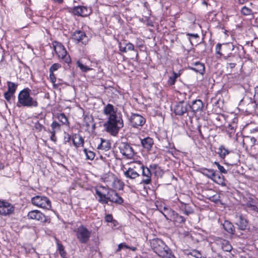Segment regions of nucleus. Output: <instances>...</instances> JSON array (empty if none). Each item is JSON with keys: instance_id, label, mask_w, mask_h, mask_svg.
<instances>
[{"instance_id": "6e6d98bb", "label": "nucleus", "mask_w": 258, "mask_h": 258, "mask_svg": "<svg viewBox=\"0 0 258 258\" xmlns=\"http://www.w3.org/2000/svg\"><path fill=\"white\" fill-rule=\"evenodd\" d=\"M124 248H130V246H128V245H127L125 243H120L119 245H118V248L117 249V251H120L121 249H123Z\"/></svg>"}, {"instance_id": "e2e57ef3", "label": "nucleus", "mask_w": 258, "mask_h": 258, "mask_svg": "<svg viewBox=\"0 0 258 258\" xmlns=\"http://www.w3.org/2000/svg\"><path fill=\"white\" fill-rule=\"evenodd\" d=\"M151 169L159 170L160 168L156 164H153L150 166Z\"/></svg>"}, {"instance_id": "423d86ee", "label": "nucleus", "mask_w": 258, "mask_h": 258, "mask_svg": "<svg viewBox=\"0 0 258 258\" xmlns=\"http://www.w3.org/2000/svg\"><path fill=\"white\" fill-rule=\"evenodd\" d=\"M76 236L81 243H86L91 237V232L81 225L74 230Z\"/></svg>"}, {"instance_id": "2f4dec72", "label": "nucleus", "mask_w": 258, "mask_h": 258, "mask_svg": "<svg viewBox=\"0 0 258 258\" xmlns=\"http://www.w3.org/2000/svg\"><path fill=\"white\" fill-rule=\"evenodd\" d=\"M202 173L209 178L212 179L215 173V171L212 169L202 168L201 169Z\"/></svg>"}, {"instance_id": "7c9ffc66", "label": "nucleus", "mask_w": 258, "mask_h": 258, "mask_svg": "<svg viewBox=\"0 0 258 258\" xmlns=\"http://www.w3.org/2000/svg\"><path fill=\"white\" fill-rule=\"evenodd\" d=\"M220 245L222 249L225 251L230 252L232 249L230 242L226 240L221 239L220 240Z\"/></svg>"}, {"instance_id": "5701e85b", "label": "nucleus", "mask_w": 258, "mask_h": 258, "mask_svg": "<svg viewBox=\"0 0 258 258\" xmlns=\"http://www.w3.org/2000/svg\"><path fill=\"white\" fill-rule=\"evenodd\" d=\"M103 113L108 117L112 115H117L114 106L111 104H108L104 107Z\"/></svg>"}, {"instance_id": "2eb2a0df", "label": "nucleus", "mask_w": 258, "mask_h": 258, "mask_svg": "<svg viewBox=\"0 0 258 258\" xmlns=\"http://www.w3.org/2000/svg\"><path fill=\"white\" fill-rule=\"evenodd\" d=\"M142 172V176L143 177L141 181V184L148 185L151 183L152 173L150 169L147 167H143L141 171Z\"/></svg>"}, {"instance_id": "bf43d9fd", "label": "nucleus", "mask_w": 258, "mask_h": 258, "mask_svg": "<svg viewBox=\"0 0 258 258\" xmlns=\"http://www.w3.org/2000/svg\"><path fill=\"white\" fill-rule=\"evenodd\" d=\"M119 50L122 52L125 53L127 52L126 47V46L122 47L121 46V43H119Z\"/></svg>"}, {"instance_id": "774afa93", "label": "nucleus", "mask_w": 258, "mask_h": 258, "mask_svg": "<svg viewBox=\"0 0 258 258\" xmlns=\"http://www.w3.org/2000/svg\"><path fill=\"white\" fill-rule=\"evenodd\" d=\"M228 128H229L231 130V133H232L235 131V126L232 125L231 124H229L228 125Z\"/></svg>"}, {"instance_id": "6e6552de", "label": "nucleus", "mask_w": 258, "mask_h": 258, "mask_svg": "<svg viewBox=\"0 0 258 258\" xmlns=\"http://www.w3.org/2000/svg\"><path fill=\"white\" fill-rule=\"evenodd\" d=\"M53 46L54 51L58 57L61 59L64 62L69 63L71 61V58L64 46L60 43L57 42H54Z\"/></svg>"}, {"instance_id": "dca6fc26", "label": "nucleus", "mask_w": 258, "mask_h": 258, "mask_svg": "<svg viewBox=\"0 0 258 258\" xmlns=\"http://www.w3.org/2000/svg\"><path fill=\"white\" fill-rule=\"evenodd\" d=\"M27 217L29 219L35 220L39 221H45V216L40 211L35 210L28 212Z\"/></svg>"}, {"instance_id": "4468645a", "label": "nucleus", "mask_w": 258, "mask_h": 258, "mask_svg": "<svg viewBox=\"0 0 258 258\" xmlns=\"http://www.w3.org/2000/svg\"><path fill=\"white\" fill-rule=\"evenodd\" d=\"M131 125L134 127L142 126L146 122V119L142 115L138 114H133L130 117Z\"/></svg>"}, {"instance_id": "a878e982", "label": "nucleus", "mask_w": 258, "mask_h": 258, "mask_svg": "<svg viewBox=\"0 0 258 258\" xmlns=\"http://www.w3.org/2000/svg\"><path fill=\"white\" fill-rule=\"evenodd\" d=\"M238 220L236 222V224L238 226V228L241 230H245L247 227V221L241 215L238 217Z\"/></svg>"}, {"instance_id": "c756f323", "label": "nucleus", "mask_w": 258, "mask_h": 258, "mask_svg": "<svg viewBox=\"0 0 258 258\" xmlns=\"http://www.w3.org/2000/svg\"><path fill=\"white\" fill-rule=\"evenodd\" d=\"M110 143L109 141L101 139V143L98 145V149L107 151L110 148Z\"/></svg>"}, {"instance_id": "8fccbe9b", "label": "nucleus", "mask_w": 258, "mask_h": 258, "mask_svg": "<svg viewBox=\"0 0 258 258\" xmlns=\"http://www.w3.org/2000/svg\"><path fill=\"white\" fill-rule=\"evenodd\" d=\"M34 127L37 131L39 132L41 131L44 128V126L40 123L38 121L35 123Z\"/></svg>"}, {"instance_id": "052dcab7", "label": "nucleus", "mask_w": 258, "mask_h": 258, "mask_svg": "<svg viewBox=\"0 0 258 258\" xmlns=\"http://www.w3.org/2000/svg\"><path fill=\"white\" fill-rule=\"evenodd\" d=\"M234 56V55L232 54L231 53H229L227 55H224L223 56V58L225 59V60H230V58L231 57H233Z\"/></svg>"}, {"instance_id": "4be33fe9", "label": "nucleus", "mask_w": 258, "mask_h": 258, "mask_svg": "<svg viewBox=\"0 0 258 258\" xmlns=\"http://www.w3.org/2000/svg\"><path fill=\"white\" fill-rule=\"evenodd\" d=\"M190 69L201 74H203L205 72V66L204 63L199 61H196L193 63L192 66L190 67Z\"/></svg>"}, {"instance_id": "680f3d73", "label": "nucleus", "mask_w": 258, "mask_h": 258, "mask_svg": "<svg viewBox=\"0 0 258 258\" xmlns=\"http://www.w3.org/2000/svg\"><path fill=\"white\" fill-rule=\"evenodd\" d=\"M249 210L258 213V208L255 206V204L251 206V208H250Z\"/></svg>"}, {"instance_id": "f8f14e48", "label": "nucleus", "mask_w": 258, "mask_h": 258, "mask_svg": "<svg viewBox=\"0 0 258 258\" xmlns=\"http://www.w3.org/2000/svg\"><path fill=\"white\" fill-rule=\"evenodd\" d=\"M72 39L76 43L81 42L86 44L87 42V37L85 33L81 30H76L72 34Z\"/></svg>"}, {"instance_id": "39448f33", "label": "nucleus", "mask_w": 258, "mask_h": 258, "mask_svg": "<svg viewBox=\"0 0 258 258\" xmlns=\"http://www.w3.org/2000/svg\"><path fill=\"white\" fill-rule=\"evenodd\" d=\"M31 201L34 206L40 208L49 210L51 207L50 201L45 196H36L31 198Z\"/></svg>"}, {"instance_id": "c03bdc74", "label": "nucleus", "mask_w": 258, "mask_h": 258, "mask_svg": "<svg viewBox=\"0 0 258 258\" xmlns=\"http://www.w3.org/2000/svg\"><path fill=\"white\" fill-rule=\"evenodd\" d=\"M77 66L83 72H87L88 71L91 70L90 68L87 66H85L79 61L77 62Z\"/></svg>"}, {"instance_id": "393cba45", "label": "nucleus", "mask_w": 258, "mask_h": 258, "mask_svg": "<svg viewBox=\"0 0 258 258\" xmlns=\"http://www.w3.org/2000/svg\"><path fill=\"white\" fill-rule=\"evenodd\" d=\"M141 144L144 148L150 150L153 145V140L152 138L147 137L141 140Z\"/></svg>"}, {"instance_id": "3c124183", "label": "nucleus", "mask_w": 258, "mask_h": 258, "mask_svg": "<svg viewBox=\"0 0 258 258\" xmlns=\"http://www.w3.org/2000/svg\"><path fill=\"white\" fill-rule=\"evenodd\" d=\"M234 46L233 45L230 43H226L224 44L223 49L232 51L234 50Z\"/></svg>"}, {"instance_id": "7ed1b4c3", "label": "nucleus", "mask_w": 258, "mask_h": 258, "mask_svg": "<svg viewBox=\"0 0 258 258\" xmlns=\"http://www.w3.org/2000/svg\"><path fill=\"white\" fill-rule=\"evenodd\" d=\"M29 92V89H24L19 93L18 97V107H36L38 106V103L37 100L30 96Z\"/></svg>"}, {"instance_id": "58836bf2", "label": "nucleus", "mask_w": 258, "mask_h": 258, "mask_svg": "<svg viewBox=\"0 0 258 258\" xmlns=\"http://www.w3.org/2000/svg\"><path fill=\"white\" fill-rule=\"evenodd\" d=\"M57 250H58L59 253L62 258H67V252L64 250V247L62 244L57 243Z\"/></svg>"}, {"instance_id": "37998d69", "label": "nucleus", "mask_w": 258, "mask_h": 258, "mask_svg": "<svg viewBox=\"0 0 258 258\" xmlns=\"http://www.w3.org/2000/svg\"><path fill=\"white\" fill-rule=\"evenodd\" d=\"M220 196L218 194H215L213 195L212 196H211L209 198V199L212 201L214 202L215 203H218L219 202H220Z\"/></svg>"}, {"instance_id": "412c9836", "label": "nucleus", "mask_w": 258, "mask_h": 258, "mask_svg": "<svg viewBox=\"0 0 258 258\" xmlns=\"http://www.w3.org/2000/svg\"><path fill=\"white\" fill-rule=\"evenodd\" d=\"M123 174L126 178L133 180L136 179L140 175L139 172L130 168H128L126 170L124 171Z\"/></svg>"}, {"instance_id": "20e7f679", "label": "nucleus", "mask_w": 258, "mask_h": 258, "mask_svg": "<svg viewBox=\"0 0 258 258\" xmlns=\"http://www.w3.org/2000/svg\"><path fill=\"white\" fill-rule=\"evenodd\" d=\"M151 246L153 251L160 257L166 256L171 251L165 242L159 238H154L151 240Z\"/></svg>"}, {"instance_id": "a211bd4d", "label": "nucleus", "mask_w": 258, "mask_h": 258, "mask_svg": "<svg viewBox=\"0 0 258 258\" xmlns=\"http://www.w3.org/2000/svg\"><path fill=\"white\" fill-rule=\"evenodd\" d=\"M189 103H184L180 102L177 104L174 108V112L176 115H182L184 113H186L188 110Z\"/></svg>"}, {"instance_id": "1a4fd4ad", "label": "nucleus", "mask_w": 258, "mask_h": 258, "mask_svg": "<svg viewBox=\"0 0 258 258\" xmlns=\"http://www.w3.org/2000/svg\"><path fill=\"white\" fill-rule=\"evenodd\" d=\"M120 152L127 158L131 159L135 155V151L132 147L128 143L121 142L119 145Z\"/></svg>"}, {"instance_id": "ddd939ff", "label": "nucleus", "mask_w": 258, "mask_h": 258, "mask_svg": "<svg viewBox=\"0 0 258 258\" xmlns=\"http://www.w3.org/2000/svg\"><path fill=\"white\" fill-rule=\"evenodd\" d=\"M108 178L110 179V181H107L109 185L111 186L113 188L118 190L123 189L124 184L121 180L117 178L113 174L109 175Z\"/></svg>"}, {"instance_id": "79ce46f5", "label": "nucleus", "mask_w": 258, "mask_h": 258, "mask_svg": "<svg viewBox=\"0 0 258 258\" xmlns=\"http://www.w3.org/2000/svg\"><path fill=\"white\" fill-rule=\"evenodd\" d=\"M216 53L217 55V57L220 58L222 55H223L222 53L221 52L222 49V44L220 43H218L216 46Z\"/></svg>"}, {"instance_id": "c9c22d12", "label": "nucleus", "mask_w": 258, "mask_h": 258, "mask_svg": "<svg viewBox=\"0 0 258 258\" xmlns=\"http://www.w3.org/2000/svg\"><path fill=\"white\" fill-rule=\"evenodd\" d=\"M7 84H8L7 92L11 93L14 94L16 90L17 85L16 84H15L14 83L11 82L10 81H8L7 82Z\"/></svg>"}, {"instance_id": "4c0bfd02", "label": "nucleus", "mask_w": 258, "mask_h": 258, "mask_svg": "<svg viewBox=\"0 0 258 258\" xmlns=\"http://www.w3.org/2000/svg\"><path fill=\"white\" fill-rule=\"evenodd\" d=\"M179 74H177L176 73L173 72L172 73V75L170 76L169 79L168 80V84L169 85H173L175 84L176 80L179 77Z\"/></svg>"}, {"instance_id": "de8ad7c7", "label": "nucleus", "mask_w": 258, "mask_h": 258, "mask_svg": "<svg viewBox=\"0 0 258 258\" xmlns=\"http://www.w3.org/2000/svg\"><path fill=\"white\" fill-rule=\"evenodd\" d=\"M214 164L217 165L218 169L219 170L221 173L224 174H226L227 173V170L224 168L223 166L220 165L218 162H215Z\"/></svg>"}, {"instance_id": "72a5a7b5", "label": "nucleus", "mask_w": 258, "mask_h": 258, "mask_svg": "<svg viewBox=\"0 0 258 258\" xmlns=\"http://www.w3.org/2000/svg\"><path fill=\"white\" fill-rule=\"evenodd\" d=\"M144 165L140 162H137L133 163L131 165V166L129 167L132 169H134L135 171H137L138 172H141L142 169L143 168Z\"/></svg>"}, {"instance_id": "0e129e2a", "label": "nucleus", "mask_w": 258, "mask_h": 258, "mask_svg": "<svg viewBox=\"0 0 258 258\" xmlns=\"http://www.w3.org/2000/svg\"><path fill=\"white\" fill-rule=\"evenodd\" d=\"M163 258H176V257L172 254V251H171L170 252H169V254H168L166 256H165Z\"/></svg>"}, {"instance_id": "338daca9", "label": "nucleus", "mask_w": 258, "mask_h": 258, "mask_svg": "<svg viewBox=\"0 0 258 258\" xmlns=\"http://www.w3.org/2000/svg\"><path fill=\"white\" fill-rule=\"evenodd\" d=\"M236 66V63H227V67L228 68H230V69H233Z\"/></svg>"}, {"instance_id": "49530a36", "label": "nucleus", "mask_w": 258, "mask_h": 258, "mask_svg": "<svg viewBox=\"0 0 258 258\" xmlns=\"http://www.w3.org/2000/svg\"><path fill=\"white\" fill-rule=\"evenodd\" d=\"M105 220L106 222H112V223H117V221L113 219V217L111 214H107L105 216Z\"/></svg>"}, {"instance_id": "bb28decb", "label": "nucleus", "mask_w": 258, "mask_h": 258, "mask_svg": "<svg viewBox=\"0 0 258 258\" xmlns=\"http://www.w3.org/2000/svg\"><path fill=\"white\" fill-rule=\"evenodd\" d=\"M223 227L225 229V230L226 231L229 233L231 234H234V226L230 222L228 221H225L224 223L223 224Z\"/></svg>"}, {"instance_id": "9d476101", "label": "nucleus", "mask_w": 258, "mask_h": 258, "mask_svg": "<svg viewBox=\"0 0 258 258\" xmlns=\"http://www.w3.org/2000/svg\"><path fill=\"white\" fill-rule=\"evenodd\" d=\"M15 207L10 203L0 201V215L8 216L14 213Z\"/></svg>"}, {"instance_id": "f257e3e1", "label": "nucleus", "mask_w": 258, "mask_h": 258, "mask_svg": "<svg viewBox=\"0 0 258 258\" xmlns=\"http://www.w3.org/2000/svg\"><path fill=\"white\" fill-rule=\"evenodd\" d=\"M95 192L99 197L98 201L102 204H108L109 201L117 204L121 205L123 202V200L114 190L109 189L107 194L102 193L98 189H96Z\"/></svg>"}, {"instance_id": "ea45409f", "label": "nucleus", "mask_w": 258, "mask_h": 258, "mask_svg": "<svg viewBox=\"0 0 258 258\" xmlns=\"http://www.w3.org/2000/svg\"><path fill=\"white\" fill-rule=\"evenodd\" d=\"M51 131L56 132L60 130V124L56 121H53L51 124Z\"/></svg>"}, {"instance_id": "c85d7f7f", "label": "nucleus", "mask_w": 258, "mask_h": 258, "mask_svg": "<svg viewBox=\"0 0 258 258\" xmlns=\"http://www.w3.org/2000/svg\"><path fill=\"white\" fill-rule=\"evenodd\" d=\"M212 180L219 185H221L223 186H226L225 178L224 176L222 175H217L215 173Z\"/></svg>"}, {"instance_id": "f704fd0d", "label": "nucleus", "mask_w": 258, "mask_h": 258, "mask_svg": "<svg viewBox=\"0 0 258 258\" xmlns=\"http://www.w3.org/2000/svg\"><path fill=\"white\" fill-rule=\"evenodd\" d=\"M217 153L220 158L224 159L229 153V152L223 146H221L219 148Z\"/></svg>"}, {"instance_id": "b1692460", "label": "nucleus", "mask_w": 258, "mask_h": 258, "mask_svg": "<svg viewBox=\"0 0 258 258\" xmlns=\"http://www.w3.org/2000/svg\"><path fill=\"white\" fill-rule=\"evenodd\" d=\"M73 142L76 147L83 146L84 145V139L78 134H75L73 136Z\"/></svg>"}, {"instance_id": "e433bc0d", "label": "nucleus", "mask_w": 258, "mask_h": 258, "mask_svg": "<svg viewBox=\"0 0 258 258\" xmlns=\"http://www.w3.org/2000/svg\"><path fill=\"white\" fill-rule=\"evenodd\" d=\"M84 152L86 155V159L90 160L94 159L95 156V154L94 152L87 149H84Z\"/></svg>"}, {"instance_id": "864d4df0", "label": "nucleus", "mask_w": 258, "mask_h": 258, "mask_svg": "<svg viewBox=\"0 0 258 258\" xmlns=\"http://www.w3.org/2000/svg\"><path fill=\"white\" fill-rule=\"evenodd\" d=\"M14 95L13 94L6 92L4 93V97L8 101H10L11 100V97Z\"/></svg>"}, {"instance_id": "4d7b16f0", "label": "nucleus", "mask_w": 258, "mask_h": 258, "mask_svg": "<svg viewBox=\"0 0 258 258\" xmlns=\"http://www.w3.org/2000/svg\"><path fill=\"white\" fill-rule=\"evenodd\" d=\"M49 79L50 81L54 85L56 82V79L53 73H50Z\"/></svg>"}, {"instance_id": "69168bd1", "label": "nucleus", "mask_w": 258, "mask_h": 258, "mask_svg": "<svg viewBox=\"0 0 258 258\" xmlns=\"http://www.w3.org/2000/svg\"><path fill=\"white\" fill-rule=\"evenodd\" d=\"M254 97L256 98H258V86L254 88Z\"/></svg>"}, {"instance_id": "9b49d317", "label": "nucleus", "mask_w": 258, "mask_h": 258, "mask_svg": "<svg viewBox=\"0 0 258 258\" xmlns=\"http://www.w3.org/2000/svg\"><path fill=\"white\" fill-rule=\"evenodd\" d=\"M240 105L243 106L246 112L251 113L254 110L256 104L251 98L246 97L241 100Z\"/></svg>"}, {"instance_id": "5fc2aeb1", "label": "nucleus", "mask_w": 258, "mask_h": 258, "mask_svg": "<svg viewBox=\"0 0 258 258\" xmlns=\"http://www.w3.org/2000/svg\"><path fill=\"white\" fill-rule=\"evenodd\" d=\"M254 204H255V201L251 198L249 199V200L246 203V206L248 209L251 208V206H253Z\"/></svg>"}, {"instance_id": "aec40b11", "label": "nucleus", "mask_w": 258, "mask_h": 258, "mask_svg": "<svg viewBox=\"0 0 258 258\" xmlns=\"http://www.w3.org/2000/svg\"><path fill=\"white\" fill-rule=\"evenodd\" d=\"M73 13L75 15L86 17L88 15V9L84 6L75 7L73 10Z\"/></svg>"}, {"instance_id": "13d9d810", "label": "nucleus", "mask_w": 258, "mask_h": 258, "mask_svg": "<svg viewBox=\"0 0 258 258\" xmlns=\"http://www.w3.org/2000/svg\"><path fill=\"white\" fill-rule=\"evenodd\" d=\"M51 136H50V140L53 142H56L57 140V138L55 136V133L54 131H51Z\"/></svg>"}, {"instance_id": "a18cd8bd", "label": "nucleus", "mask_w": 258, "mask_h": 258, "mask_svg": "<svg viewBox=\"0 0 258 258\" xmlns=\"http://www.w3.org/2000/svg\"><path fill=\"white\" fill-rule=\"evenodd\" d=\"M61 68V65L58 63L53 64L49 69L50 73H53L54 71H57L58 69Z\"/></svg>"}, {"instance_id": "a19ab883", "label": "nucleus", "mask_w": 258, "mask_h": 258, "mask_svg": "<svg viewBox=\"0 0 258 258\" xmlns=\"http://www.w3.org/2000/svg\"><path fill=\"white\" fill-rule=\"evenodd\" d=\"M241 12L243 15L248 16L252 14V10L250 8L244 6L241 8Z\"/></svg>"}, {"instance_id": "cd10ccee", "label": "nucleus", "mask_w": 258, "mask_h": 258, "mask_svg": "<svg viewBox=\"0 0 258 258\" xmlns=\"http://www.w3.org/2000/svg\"><path fill=\"white\" fill-rule=\"evenodd\" d=\"M180 203L181 205L179 206V208L184 214L189 215V214L194 213L193 210L188 204H184L182 202H180Z\"/></svg>"}, {"instance_id": "09e8293b", "label": "nucleus", "mask_w": 258, "mask_h": 258, "mask_svg": "<svg viewBox=\"0 0 258 258\" xmlns=\"http://www.w3.org/2000/svg\"><path fill=\"white\" fill-rule=\"evenodd\" d=\"M188 255H191L194 257H195L196 258H200L201 256V253L197 250H192L191 252H189V253H188Z\"/></svg>"}, {"instance_id": "603ef678", "label": "nucleus", "mask_w": 258, "mask_h": 258, "mask_svg": "<svg viewBox=\"0 0 258 258\" xmlns=\"http://www.w3.org/2000/svg\"><path fill=\"white\" fill-rule=\"evenodd\" d=\"M125 46L126 47V50L127 51H133L135 50V47L134 45L130 43H127L125 44Z\"/></svg>"}, {"instance_id": "0eeeda50", "label": "nucleus", "mask_w": 258, "mask_h": 258, "mask_svg": "<svg viewBox=\"0 0 258 258\" xmlns=\"http://www.w3.org/2000/svg\"><path fill=\"white\" fill-rule=\"evenodd\" d=\"M166 219L174 221L175 223L181 224L185 222V219L178 213L167 208H164V212H162Z\"/></svg>"}, {"instance_id": "f3484780", "label": "nucleus", "mask_w": 258, "mask_h": 258, "mask_svg": "<svg viewBox=\"0 0 258 258\" xmlns=\"http://www.w3.org/2000/svg\"><path fill=\"white\" fill-rule=\"evenodd\" d=\"M189 108L194 113H197L203 110L204 104L200 99H196L191 102V104L189 103Z\"/></svg>"}, {"instance_id": "473e14b6", "label": "nucleus", "mask_w": 258, "mask_h": 258, "mask_svg": "<svg viewBox=\"0 0 258 258\" xmlns=\"http://www.w3.org/2000/svg\"><path fill=\"white\" fill-rule=\"evenodd\" d=\"M56 117L59 120V121L61 122L62 124L67 126L69 125L68 119L64 113H62L57 114Z\"/></svg>"}, {"instance_id": "f03ea898", "label": "nucleus", "mask_w": 258, "mask_h": 258, "mask_svg": "<svg viewBox=\"0 0 258 258\" xmlns=\"http://www.w3.org/2000/svg\"><path fill=\"white\" fill-rule=\"evenodd\" d=\"M104 125L107 132L116 136L123 126V120L119 116L112 115L108 117L107 121Z\"/></svg>"}, {"instance_id": "6ab92c4d", "label": "nucleus", "mask_w": 258, "mask_h": 258, "mask_svg": "<svg viewBox=\"0 0 258 258\" xmlns=\"http://www.w3.org/2000/svg\"><path fill=\"white\" fill-rule=\"evenodd\" d=\"M243 144L246 149H251L254 145L258 144V141L254 137L245 136L243 138Z\"/></svg>"}]
</instances>
